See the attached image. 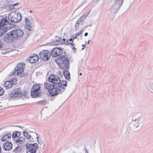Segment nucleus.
Segmentation results:
<instances>
[{
  "instance_id": "nucleus-1",
  "label": "nucleus",
  "mask_w": 153,
  "mask_h": 153,
  "mask_svg": "<svg viewBox=\"0 0 153 153\" xmlns=\"http://www.w3.org/2000/svg\"><path fill=\"white\" fill-rule=\"evenodd\" d=\"M54 76L51 74L48 77V80L49 82H45L44 84V88L45 90H47L51 97H54L60 94L59 92H63L64 88L63 87L61 88V85L56 83L58 80H54Z\"/></svg>"
},
{
  "instance_id": "nucleus-2",
  "label": "nucleus",
  "mask_w": 153,
  "mask_h": 153,
  "mask_svg": "<svg viewBox=\"0 0 153 153\" xmlns=\"http://www.w3.org/2000/svg\"><path fill=\"white\" fill-rule=\"evenodd\" d=\"M66 54V52L64 51L63 55L60 57H58V59L55 60L59 67L65 71L68 70L69 68V60L71 59V56Z\"/></svg>"
},
{
  "instance_id": "nucleus-3",
  "label": "nucleus",
  "mask_w": 153,
  "mask_h": 153,
  "mask_svg": "<svg viewBox=\"0 0 153 153\" xmlns=\"http://www.w3.org/2000/svg\"><path fill=\"white\" fill-rule=\"evenodd\" d=\"M9 24L11 25L12 23H17L22 20V14L19 12L13 11L11 12L8 16Z\"/></svg>"
},
{
  "instance_id": "nucleus-4",
  "label": "nucleus",
  "mask_w": 153,
  "mask_h": 153,
  "mask_svg": "<svg viewBox=\"0 0 153 153\" xmlns=\"http://www.w3.org/2000/svg\"><path fill=\"white\" fill-rule=\"evenodd\" d=\"M10 97L11 99L13 98H18L23 97V98L27 97V92L26 91L22 92L20 88H16L11 93Z\"/></svg>"
},
{
  "instance_id": "nucleus-5",
  "label": "nucleus",
  "mask_w": 153,
  "mask_h": 153,
  "mask_svg": "<svg viewBox=\"0 0 153 153\" xmlns=\"http://www.w3.org/2000/svg\"><path fill=\"white\" fill-rule=\"evenodd\" d=\"M10 31L11 34L13 35L15 40L21 39L24 35L23 31L20 28L15 29Z\"/></svg>"
},
{
  "instance_id": "nucleus-6",
  "label": "nucleus",
  "mask_w": 153,
  "mask_h": 153,
  "mask_svg": "<svg viewBox=\"0 0 153 153\" xmlns=\"http://www.w3.org/2000/svg\"><path fill=\"white\" fill-rule=\"evenodd\" d=\"M31 90V95L32 98H36L41 96V87L38 85H34Z\"/></svg>"
},
{
  "instance_id": "nucleus-7",
  "label": "nucleus",
  "mask_w": 153,
  "mask_h": 153,
  "mask_svg": "<svg viewBox=\"0 0 153 153\" xmlns=\"http://www.w3.org/2000/svg\"><path fill=\"white\" fill-rule=\"evenodd\" d=\"M24 66L25 64L23 62H20L18 64L16 68L14 69L15 71L13 72L12 74L14 75H19V74H22L24 72Z\"/></svg>"
},
{
  "instance_id": "nucleus-8",
  "label": "nucleus",
  "mask_w": 153,
  "mask_h": 153,
  "mask_svg": "<svg viewBox=\"0 0 153 153\" xmlns=\"http://www.w3.org/2000/svg\"><path fill=\"white\" fill-rule=\"evenodd\" d=\"M63 48H61L59 47H56L53 48L51 51V55L53 57H55L59 56L60 57L63 54L64 51H63Z\"/></svg>"
},
{
  "instance_id": "nucleus-9",
  "label": "nucleus",
  "mask_w": 153,
  "mask_h": 153,
  "mask_svg": "<svg viewBox=\"0 0 153 153\" xmlns=\"http://www.w3.org/2000/svg\"><path fill=\"white\" fill-rule=\"evenodd\" d=\"M25 26L26 28L29 31L33 30V20L31 16H28L25 20Z\"/></svg>"
},
{
  "instance_id": "nucleus-10",
  "label": "nucleus",
  "mask_w": 153,
  "mask_h": 153,
  "mask_svg": "<svg viewBox=\"0 0 153 153\" xmlns=\"http://www.w3.org/2000/svg\"><path fill=\"white\" fill-rule=\"evenodd\" d=\"M51 55V53L47 50H42L39 53L40 58L44 61H48Z\"/></svg>"
},
{
  "instance_id": "nucleus-11",
  "label": "nucleus",
  "mask_w": 153,
  "mask_h": 153,
  "mask_svg": "<svg viewBox=\"0 0 153 153\" xmlns=\"http://www.w3.org/2000/svg\"><path fill=\"white\" fill-rule=\"evenodd\" d=\"M124 0H114V4L113 5V10L111 12L116 14L120 7L122 5Z\"/></svg>"
},
{
  "instance_id": "nucleus-12",
  "label": "nucleus",
  "mask_w": 153,
  "mask_h": 153,
  "mask_svg": "<svg viewBox=\"0 0 153 153\" xmlns=\"http://www.w3.org/2000/svg\"><path fill=\"white\" fill-rule=\"evenodd\" d=\"M53 76H54V78H55L54 80H58V81L56 82V83L57 82L58 83L61 84V88H62V87H63L64 88L63 92H59V93H60V94H62V93H63L65 92L66 89V88L67 86V82L65 80H61L59 77L53 74Z\"/></svg>"
},
{
  "instance_id": "nucleus-13",
  "label": "nucleus",
  "mask_w": 153,
  "mask_h": 153,
  "mask_svg": "<svg viewBox=\"0 0 153 153\" xmlns=\"http://www.w3.org/2000/svg\"><path fill=\"white\" fill-rule=\"evenodd\" d=\"M11 32L10 31L7 33L3 37V41L4 42L8 43H12L15 41L13 35L11 34Z\"/></svg>"
},
{
  "instance_id": "nucleus-14",
  "label": "nucleus",
  "mask_w": 153,
  "mask_h": 153,
  "mask_svg": "<svg viewBox=\"0 0 153 153\" xmlns=\"http://www.w3.org/2000/svg\"><path fill=\"white\" fill-rule=\"evenodd\" d=\"M13 144L11 143L9 141H7L4 143L2 145L3 149L6 151H9L12 149Z\"/></svg>"
},
{
  "instance_id": "nucleus-15",
  "label": "nucleus",
  "mask_w": 153,
  "mask_h": 153,
  "mask_svg": "<svg viewBox=\"0 0 153 153\" xmlns=\"http://www.w3.org/2000/svg\"><path fill=\"white\" fill-rule=\"evenodd\" d=\"M39 59L38 56L36 54H34L29 57V59L27 60L29 62L33 63L37 62Z\"/></svg>"
},
{
  "instance_id": "nucleus-16",
  "label": "nucleus",
  "mask_w": 153,
  "mask_h": 153,
  "mask_svg": "<svg viewBox=\"0 0 153 153\" xmlns=\"http://www.w3.org/2000/svg\"><path fill=\"white\" fill-rule=\"evenodd\" d=\"M9 22L7 20L6 18L5 19L2 16H0V28L9 25Z\"/></svg>"
},
{
  "instance_id": "nucleus-17",
  "label": "nucleus",
  "mask_w": 153,
  "mask_h": 153,
  "mask_svg": "<svg viewBox=\"0 0 153 153\" xmlns=\"http://www.w3.org/2000/svg\"><path fill=\"white\" fill-rule=\"evenodd\" d=\"M11 134L10 133H4V135H3L1 137V140L2 141H6V140L11 137Z\"/></svg>"
},
{
  "instance_id": "nucleus-18",
  "label": "nucleus",
  "mask_w": 153,
  "mask_h": 153,
  "mask_svg": "<svg viewBox=\"0 0 153 153\" xmlns=\"http://www.w3.org/2000/svg\"><path fill=\"white\" fill-rule=\"evenodd\" d=\"M60 37L59 36H56L54 39H52V42L51 44L53 45H56L59 44L60 42Z\"/></svg>"
},
{
  "instance_id": "nucleus-19",
  "label": "nucleus",
  "mask_w": 153,
  "mask_h": 153,
  "mask_svg": "<svg viewBox=\"0 0 153 153\" xmlns=\"http://www.w3.org/2000/svg\"><path fill=\"white\" fill-rule=\"evenodd\" d=\"M132 121L134 126L136 128L140 126V118L135 119L134 120H132Z\"/></svg>"
},
{
  "instance_id": "nucleus-20",
  "label": "nucleus",
  "mask_w": 153,
  "mask_h": 153,
  "mask_svg": "<svg viewBox=\"0 0 153 153\" xmlns=\"http://www.w3.org/2000/svg\"><path fill=\"white\" fill-rule=\"evenodd\" d=\"M13 85V84L12 81L10 80L7 81L4 83V85L6 89H8L11 88Z\"/></svg>"
},
{
  "instance_id": "nucleus-21",
  "label": "nucleus",
  "mask_w": 153,
  "mask_h": 153,
  "mask_svg": "<svg viewBox=\"0 0 153 153\" xmlns=\"http://www.w3.org/2000/svg\"><path fill=\"white\" fill-rule=\"evenodd\" d=\"M25 138L22 137H20L18 139L16 140L15 141L16 144L19 145L24 143L25 142Z\"/></svg>"
},
{
  "instance_id": "nucleus-22",
  "label": "nucleus",
  "mask_w": 153,
  "mask_h": 153,
  "mask_svg": "<svg viewBox=\"0 0 153 153\" xmlns=\"http://www.w3.org/2000/svg\"><path fill=\"white\" fill-rule=\"evenodd\" d=\"M64 76H65V79L67 80H70L71 79L70 77V73L69 71L64 70L63 71Z\"/></svg>"
},
{
  "instance_id": "nucleus-23",
  "label": "nucleus",
  "mask_w": 153,
  "mask_h": 153,
  "mask_svg": "<svg viewBox=\"0 0 153 153\" xmlns=\"http://www.w3.org/2000/svg\"><path fill=\"white\" fill-rule=\"evenodd\" d=\"M7 28L6 27L0 28V37L4 35L7 32Z\"/></svg>"
},
{
  "instance_id": "nucleus-24",
  "label": "nucleus",
  "mask_w": 153,
  "mask_h": 153,
  "mask_svg": "<svg viewBox=\"0 0 153 153\" xmlns=\"http://www.w3.org/2000/svg\"><path fill=\"white\" fill-rule=\"evenodd\" d=\"M22 146H17L13 151L16 153H20L22 150Z\"/></svg>"
},
{
  "instance_id": "nucleus-25",
  "label": "nucleus",
  "mask_w": 153,
  "mask_h": 153,
  "mask_svg": "<svg viewBox=\"0 0 153 153\" xmlns=\"http://www.w3.org/2000/svg\"><path fill=\"white\" fill-rule=\"evenodd\" d=\"M20 135V132L19 131H14L12 134V137L13 138L16 137H19Z\"/></svg>"
},
{
  "instance_id": "nucleus-26",
  "label": "nucleus",
  "mask_w": 153,
  "mask_h": 153,
  "mask_svg": "<svg viewBox=\"0 0 153 153\" xmlns=\"http://www.w3.org/2000/svg\"><path fill=\"white\" fill-rule=\"evenodd\" d=\"M23 135L24 136L26 137L27 139H29L31 137V135L30 134L28 133L27 132H26L25 131H24L23 132Z\"/></svg>"
},
{
  "instance_id": "nucleus-27",
  "label": "nucleus",
  "mask_w": 153,
  "mask_h": 153,
  "mask_svg": "<svg viewBox=\"0 0 153 153\" xmlns=\"http://www.w3.org/2000/svg\"><path fill=\"white\" fill-rule=\"evenodd\" d=\"M46 101L45 100H44L39 101L38 102H37V104H40L42 105H45L46 104Z\"/></svg>"
},
{
  "instance_id": "nucleus-28",
  "label": "nucleus",
  "mask_w": 153,
  "mask_h": 153,
  "mask_svg": "<svg viewBox=\"0 0 153 153\" xmlns=\"http://www.w3.org/2000/svg\"><path fill=\"white\" fill-rule=\"evenodd\" d=\"M89 13V12H87L85 13V14H83L80 17L81 18L83 21H84L85 19V18L87 16Z\"/></svg>"
},
{
  "instance_id": "nucleus-29",
  "label": "nucleus",
  "mask_w": 153,
  "mask_h": 153,
  "mask_svg": "<svg viewBox=\"0 0 153 153\" xmlns=\"http://www.w3.org/2000/svg\"><path fill=\"white\" fill-rule=\"evenodd\" d=\"M4 44L3 43L1 40H0V49L1 50H6L7 49L6 48H5L4 46Z\"/></svg>"
},
{
  "instance_id": "nucleus-30",
  "label": "nucleus",
  "mask_w": 153,
  "mask_h": 153,
  "mask_svg": "<svg viewBox=\"0 0 153 153\" xmlns=\"http://www.w3.org/2000/svg\"><path fill=\"white\" fill-rule=\"evenodd\" d=\"M37 149L32 147V148H31L29 149L28 152H30V153H36L37 151Z\"/></svg>"
},
{
  "instance_id": "nucleus-31",
  "label": "nucleus",
  "mask_w": 153,
  "mask_h": 153,
  "mask_svg": "<svg viewBox=\"0 0 153 153\" xmlns=\"http://www.w3.org/2000/svg\"><path fill=\"white\" fill-rule=\"evenodd\" d=\"M23 73L24 72H23L22 74H19L20 77H25L28 75V73L27 72H25L24 73Z\"/></svg>"
},
{
  "instance_id": "nucleus-32",
  "label": "nucleus",
  "mask_w": 153,
  "mask_h": 153,
  "mask_svg": "<svg viewBox=\"0 0 153 153\" xmlns=\"http://www.w3.org/2000/svg\"><path fill=\"white\" fill-rule=\"evenodd\" d=\"M6 48L7 49L6 50H2V51H1L0 53L1 54H2V55H4V54H6L7 53H8L9 52L8 51H7V50H8V49L7 48Z\"/></svg>"
},
{
  "instance_id": "nucleus-33",
  "label": "nucleus",
  "mask_w": 153,
  "mask_h": 153,
  "mask_svg": "<svg viewBox=\"0 0 153 153\" xmlns=\"http://www.w3.org/2000/svg\"><path fill=\"white\" fill-rule=\"evenodd\" d=\"M27 150H29L31 148H32V144H26L25 145Z\"/></svg>"
},
{
  "instance_id": "nucleus-34",
  "label": "nucleus",
  "mask_w": 153,
  "mask_h": 153,
  "mask_svg": "<svg viewBox=\"0 0 153 153\" xmlns=\"http://www.w3.org/2000/svg\"><path fill=\"white\" fill-rule=\"evenodd\" d=\"M36 133V136H37V137H36V138H37V141L38 143L40 144H43L44 143V142L43 141L41 140H40V139L39 140V141L38 138H39V137L38 136V134L36 133Z\"/></svg>"
},
{
  "instance_id": "nucleus-35",
  "label": "nucleus",
  "mask_w": 153,
  "mask_h": 153,
  "mask_svg": "<svg viewBox=\"0 0 153 153\" xmlns=\"http://www.w3.org/2000/svg\"><path fill=\"white\" fill-rule=\"evenodd\" d=\"M32 147H33L34 148L38 149V147L37 144L36 143H34L32 144Z\"/></svg>"
},
{
  "instance_id": "nucleus-36",
  "label": "nucleus",
  "mask_w": 153,
  "mask_h": 153,
  "mask_svg": "<svg viewBox=\"0 0 153 153\" xmlns=\"http://www.w3.org/2000/svg\"><path fill=\"white\" fill-rule=\"evenodd\" d=\"M4 93V90L3 88L0 89V96L3 95Z\"/></svg>"
},
{
  "instance_id": "nucleus-37",
  "label": "nucleus",
  "mask_w": 153,
  "mask_h": 153,
  "mask_svg": "<svg viewBox=\"0 0 153 153\" xmlns=\"http://www.w3.org/2000/svg\"><path fill=\"white\" fill-rule=\"evenodd\" d=\"M80 23H79V22H76V25H75V28L77 30L78 29V28L79 26Z\"/></svg>"
},
{
  "instance_id": "nucleus-38",
  "label": "nucleus",
  "mask_w": 153,
  "mask_h": 153,
  "mask_svg": "<svg viewBox=\"0 0 153 153\" xmlns=\"http://www.w3.org/2000/svg\"><path fill=\"white\" fill-rule=\"evenodd\" d=\"M17 79L15 77L13 79H12L11 81H12V82H14V83H13V85H14V84H16V82H17Z\"/></svg>"
},
{
  "instance_id": "nucleus-39",
  "label": "nucleus",
  "mask_w": 153,
  "mask_h": 153,
  "mask_svg": "<svg viewBox=\"0 0 153 153\" xmlns=\"http://www.w3.org/2000/svg\"><path fill=\"white\" fill-rule=\"evenodd\" d=\"M82 32H83V30H82L80 31L77 32L79 34V36H80V39H82Z\"/></svg>"
},
{
  "instance_id": "nucleus-40",
  "label": "nucleus",
  "mask_w": 153,
  "mask_h": 153,
  "mask_svg": "<svg viewBox=\"0 0 153 153\" xmlns=\"http://www.w3.org/2000/svg\"><path fill=\"white\" fill-rule=\"evenodd\" d=\"M79 36V34H78L77 33L75 34V36L73 38L74 39H79V38L77 37Z\"/></svg>"
},
{
  "instance_id": "nucleus-41",
  "label": "nucleus",
  "mask_w": 153,
  "mask_h": 153,
  "mask_svg": "<svg viewBox=\"0 0 153 153\" xmlns=\"http://www.w3.org/2000/svg\"><path fill=\"white\" fill-rule=\"evenodd\" d=\"M65 45H71V42H69L68 40H67L64 43Z\"/></svg>"
},
{
  "instance_id": "nucleus-42",
  "label": "nucleus",
  "mask_w": 153,
  "mask_h": 153,
  "mask_svg": "<svg viewBox=\"0 0 153 153\" xmlns=\"http://www.w3.org/2000/svg\"><path fill=\"white\" fill-rule=\"evenodd\" d=\"M86 42H85V44H84H84H83V45H82V47H83V48H82V49H81V50H84V49H85V47L86 46Z\"/></svg>"
},
{
  "instance_id": "nucleus-43",
  "label": "nucleus",
  "mask_w": 153,
  "mask_h": 153,
  "mask_svg": "<svg viewBox=\"0 0 153 153\" xmlns=\"http://www.w3.org/2000/svg\"><path fill=\"white\" fill-rule=\"evenodd\" d=\"M83 21L82 20L81 18H79V19L77 22H81Z\"/></svg>"
},
{
  "instance_id": "nucleus-44",
  "label": "nucleus",
  "mask_w": 153,
  "mask_h": 153,
  "mask_svg": "<svg viewBox=\"0 0 153 153\" xmlns=\"http://www.w3.org/2000/svg\"><path fill=\"white\" fill-rule=\"evenodd\" d=\"M74 40V39L73 38H71L68 40L70 42H73Z\"/></svg>"
},
{
  "instance_id": "nucleus-45",
  "label": "nucleus",
  "mask_w": 153,
  "mask_h": 153,
  "mask_svg": "<svg viewBox=\"0 0 153 153\" xmlns=\"http://www.w3.org/2000/svg\"><path fill=\"white\" fill-rule=\"evenodd\" d=\"M14 6L13 5V4L12 5H10V6H9V8L11 9H13L14 8Z\"/></svg>"
},
{
  "instance_id": "nucleus-46",
  "label": "nucleus",
  "mask_w": 153,
  "mask_h": 153,
  "mask_svg": "<svg viewBox=\"0 0 153 153\" xmlns=\"http://www.w3.org/2000/svg\"><path fill=\"white\" fill-rule=\"evenodd\" d=\"M18 4H19V3L18 2H17L15 4H13V5L14 6V7L16 5H17Z\"/></svg>"
},
{
  "instance_id": "nucleus-47",
  "label": "nucleus",
  "mask_w": 153,
  "mask_h": 153,
  "mask_svg": "<svg viewBox=\"0 0 153 153\" xmlns=\"http://www.w3.org/2000/svg\"><path fill=\"white\" fill-rule=\"evenodd\" d=\"M88 34V33L87 32H86L85 33V34H84V36H87Z\"/></svg>"
},
{
  "instance_id": "nucleus-48",
  "label": "nucleus",
  "mask_w": 153,
  "mask_h": 153,
  "mask_svg": "<svg viewBox=\"0 0 153 153\" xmlns=\"http://www.w3.org/2000/svg\"><path fill=\"white\" fill-rule=\"evenodd\" d=\"M71 45L73 46H74L75 44L74 43H73V42H71Z\"/></svg>"
},
{
  "instance_id": "nucleus-49",
  "label": "nucleus",
  "mask_w": 153,
  "mask_h": 153,
  "mask_svg": "<svg viewBox=\"0 0 153 153\" xmlns=\"http://www.w3.org/2000/svg\"><path fill=\"white\" fill-rule=\"evenodd\" d=\"M29 36V33H28L27 34V36H26V37H25V39H26V38H27V37H28Z\"/></svg>"
},
{
  "instance_id": "nucleus-50",
  "label": "nucleus",
  "mask_w": 153,
  "mask_h": 153,
  "mask_svg": "<svg viewBox=\"0 0 153 153\" xmlns=\"http://www.w3.org/2000/svg\"><path fill=\"white\" fill-rule=\"evenodd\" d=\"M62 40L63 41V42H64V43H65V38H63V39H62Z\"/></svg>"
},
{
  "instance_id": "nucleus-51",
  "label": "nucleus",
  "mask_w": 153,
  "mask_h": 153,
  "mask_svg": "<svg viewBox=\"0 0 153 153\" xmlns=\"http://www.w3.org/2000/svg\"><path fill=\"white\" fill-rule=\"evenodd\" d=\"M84 150L86 151H87V149L86 148V147H85V146H84Z\"/></svg>"
},
{
  "instance_id": "nucleus-52",
  "label": "nucleus",
  "mask_w": 153,
  "mask_h": 153,
  "mask_svg": "<svg viewBox=\"0 0 153 153\" xmlns=\"http://www.w3.org/2000/svg\"><path fill=\"white\" fill-rule=\"evenodd\" d=\"M72 49L73 50H76V48H75V47H74L72 48Z\"/></svg>"
},
{
  "instance_id": "nucleus-53",
  "label": "nucleus",
  "mask_w": 153,
  "mask_h": 153,
  "mask_svg": "<svg viewBox=\"0 0 153 153\" xmlns=\"http://www.w3.org/2000/svg\"><path fill=\"white\" fill-rule=\"evenodd\" d=\"M90 40H89L88 42H87V44H89V43H90Z\"/></svg>"
},
{
  "instance_id": "nucleus-54",
  "label": "nucleus",
  "mask_w": 153,
  "mask_h": 153,
  "mask_svg": "<svg viewBox=\"0 0 153 153\" xmlns=\"http://www.w3.org/2000/svg\"><path fill=\"white\" fill-rule=\"evenodd\" d=\"M18 127L21 128H23L22 127H21V126H19Z\"/></svg>"
},
{
  "instance_id": "nucleus-55",
  "label": "nucleus",
  "mask_w": 153,
  "mask_h": 153,
  "mask_svg": "<svg viewBox=\"0 0 153 153\" xmlns=\"http://www.w3.org/2000/svg\"><path fill=\"white\" fill-rule=\"evenodd\" d=\"M79 75L80 76H81L82 75V73H80L79 74Z\"/></svg>"
},
{
  "instance_id": "nucleus-56",
  "label": "nucleus",
  "mask_w": 153,
  "mask_h": 153,
  "mask_svg": "<svg viewBox=\"0 0 153 153\" xmlns=\"http://www.w3.org/2000/svg\"><path fill=\"white\" fill-rule=\"evenodd\" d=\"M85 153H88L87 151H85Z\"/></svg>"
},
{
  "instance_id": "nucleus-57",
  "label": "nucleus",
  "mask_w": 153,
  "mask_h": 153,
  "mask_svg": "<svg viewBox=\"0 0 153 153\" xmlns=\"http://www.w3.org/2000/svg\"><path fill=\"white\" fill-rule=\"evenodd\" d=\"M29 12H30V13H31L32 12V11L31 10H30Z\"/></svg>"
},
{
  "instance_id": "nucleus-58",
  "label": "nucleus",
  "mask_w": 153,
  "mask_h": 153,
  "mask_svg": "<svg viewBox=\"0 0 153 153\" xmlns=\"http://www.w3.org/2000/svg\"><path fill=\"white\" fill-rule=\"evenodd\" d=\"M1 88H2L0 86V89H1Z\"/></svg>"
},
{
  "instance_id": "nucleus-59",
  "label": "nucleus",
  "mask_w": 153,
  "mask_h": 153,
  "mask_svg": "<svg viewBox=\"0 0 153 153\" xmlns=\"http://www.w3.org/2000/svg\"><path fill=\"white\" fill-rule=\"evenodd\" d=\"M43 148H44V147H45V145H43Z\"/></svg>"
},
{
  "instance_id": "nucleus-60",
  "label": "nucleus",
  "mask_w": 153,
  "mask_h": 153,
  "mask_svg": "<svg viewBox=\"0 0 153 153\" xmlns=\"http://www.w3.org/2000/svg\"><path fill=\"white\" fill-rule=\"evenodd\" d=\"M1 128H0V130H1Z\"/></svg>"
},
{
  "instance_id": "nucleus-61",
  "label": "nucleus",
  "mask_w": 153,
  "mask_h": 153,
  "mask_svg": "<svg viewBox=\"0 0 153 153\" xmlns=\"http://www.w3.org/2000/svg\"><path fill=\"white\" fill-rule=\"evenodd\" d=\"M28 152V151H27L26 153H27V152Z\"/></svg>"
},
{
  "instance_id": "nucleus-62",
  "label": "nucleus",
  "mask_w": 153,
  "mask_h": 153,
  "mask_svg": "<svg viewBox=\"0 0 153 153\" xmlns=\"http://www.w3.org/2000/svg\"><path fill=\"white\" fill-rule=\"evenodd\" d=\"M88 27V26H86V27Z\"/></svg>"
},
{
  "instance_id": "nucleus-63",
  "label": "nucleus",
  "mask_w": 153,
  "mask_h": 153,
  "mask_svg": "<svg viewBox=\"0 0 153 153\" xmlns=\"http://www.w3.org/2000/svg\"><path fill=\"white\" fill-rule=\"evenodd\" d=\"M79 23H80V22H79Z\"/></svg>"
},
{
  "instance_id": "nucleus-64",
  "label": "nucleus",
  "mask_w": 153,
  "mask_h": 153,
  "mask_svg": "<svg viewBox=\"0 0 153 153\" xmlns=\"http://www.w3.org/2000/svg\"><path fill=\"white\" fill-rule=\"evenodd\" d=\"M27 153H28V152H27Z\"/></svg>"
}]
</instances>
